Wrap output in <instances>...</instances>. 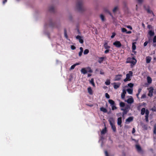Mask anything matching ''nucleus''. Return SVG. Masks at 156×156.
<instances>
[{
  "label": "nucleus",
  "instance_id": "nucleus-41",
  "mask_svg": "<svg viewBox=\"0 0 156 156\" xmlns=\"http://www.w3.org/2000/svg\"><path fill=\"white\" fill-rule=\"evenodd\" d=\"M128 86L130 88H132L133 86V84L131 83H130L128 84Z\"/></svg>",
  "mask_w": 156,
  "mask_h": 156
},
{
  "label": "nucleus",
  "instance_id": "nucleus-3",
  "mask_svg": "<svg viewBox=\"0 0 156 156\" xmlns=\"http://www.w3.org/2000/svg\"><path fill=\"white\" fill-rule=\"evenodd\" d=\"M81 72L82 73L85 74L87 73V72L92 73L93 72V71L91 70L90 67H88L86 68H82L81 70Z\"/></svg>",
  "mask_w": 156,
  "mask_h": 156
},
{
  "label": "nucleus",
  "instance_id": "nucleus-19",
  "mask_svg": "<svg viewBox=\"0 0 156 156\" xmlns=\"http://www.w3.org/2000/svg\"><path fill=\"white\" fill-rule=\"evenodd\" d=\"M122 123V118L119 117L118 119L117 124L119 126H121Z\"/></svg>",
  "mask_w": 156,
  "mask_h": 156
},
{
  "label": "nucleus",
  "instance_id": "nucleus-26",
  "mask_svg": "<svg viewBox=\"0 0 156 156\" xmlns=\"http://www.w3.org/2000/svg\"><path fill=\"white\" fill-rule=\"evenodd\" d=\"M88 92L90 94H93L92 90L91 87H89L87 89Z\"/></svg>",
  "mask_w": 156,
  "mask_h": 156
},
{
  "label": "nucleus",
  "instance_id": "nucleus-20",
  "mask_svg": "<svg viewBox=\"0 0 156 156\" xmlns=\"http://www.w3.org/2000/svg\"><path fill=\"white\" fill-rule=\"evenodd\" d=\"M104 47L105 49H109L110 47L108 45V43L107 42H105L104 44Z\"/></svg>",
  "mask_w": 156,
  "mask_h": 156
},
{
  "label": "nucleus",
  "instance_id": "nucleus-33",
  "mask_svg": "<svg viewBox=\"0 0 156 156\" xmlns=\"http://www.w3.org/2000/svg\"><path fill=\"white\" fill-rule=\"evenodd\" d=\"M105 83L107 85H109L110 83V80H107L105 82Z\"/></svg>",
  "mask_w": 156,
  "mask_h": 156
},
{
  "label": "nucleus",
  "instance_id": "nucleus-53",
  "mask_svg": "<svg viewBox=\"0 0 156 156\" xmlns=\"http://www.w3.org/2000/svg\"><path fill=\"white\" fill-rule=\"evenodd\" d=\"M83 52H82V51H80V52H79V55L80 56H81Z\"/></svg>",
  "mask_w": 156,
  "mask_h": 156
},
{
  "label": "nucleus",
  "instance_id": "nucleus-50",
  "mask_svg": "<svg viewBox=\"0 0 156 156\" xmlns=\"http://www.w3.org/2000/svg\"><path fill=\"white\" fill-rule=\"evenodd\" d=\"M105 156H109L108 153L106 151H105Z\"/></svg>",
  "mask_w": 156,
  "mask_h": 156
},
{
  "label": "nucleus",
  "instance_id": "nucleus-28",
  "mask_svg": "<svg viewBox=\"0 0 156 156\" xmlns=\"http://www.w3.org/2000/svg\"><path fill=\"white\" fill-rule=\"evenodd\" d=\"M146 10L148 13L152 14L153 16H154V14L152 11L149 8H147L146 9Z\"/></svg>",
  "mask_w": 156,
  "mask_h": 156
},
{
  "label": "nucleus",
  "instance_id": "nucleus-38",
  "mask_svg": "<svg viewBox=\"0 0 156 156\" xmlns=\"http://www.w3.org/2000/svg\"><path fill=\"white\" fill-rule=\"evenodd\" d=\"M89 52V51L88 49H86L84 50L83 54L84 55L87 54Z\"/></svg>",
  "mask_w": 156,
  "mask_h": 156
},
{
  "label": "nucleus",
  "instance_id": "nucleus-37",
  "mask_svg": "<svg viewBox=\"0 0 156 156\" xmlns=\"http://www.w3.org/2000/svg\"><path fill=\"white\" fill-rule=\"evenodd\" d=\"M135 43H136V42L133 43V44H132V49L133 50H135L136 49V46L135 45V44H134Z\"/></svg>",
  "mask_w": 156,
  "mask_h": 156
},
{
  "label": "nucleus",
  "instance_id": "nucleus-14",
  "mask_svg": "<svg viewBox=\"0 0 156 156\" xmlns=\"http://www.w3.org/2000/svg\"><path fill=\"white\" fill-rule=\"evenodd\" d=\"M126 94V90L125 89H123L122 90V92L121 94V97L122 99H124L125 98V94Z\"/></svg>",
  "mask_w": 156,
  "mask_h": 156
},
{
  "label": "nucleus",
  "instance_id": "nucleus-29",
  "mask_svg": "<svg viewBox=\"0 0 156 156\" xmlns=\"http://www.w3.org/2000/svg\"><path fill=\"white\" fill-rule=\"evenodd\" d=\"M148 34L151 36H153L154 34V32L151 30H150L149 31Z\"/></svg>",
  "mask_w": 156,
  "mask_h": 156
},
{
  "label": "nucleus",
  "instance_id": "nucleus-43",
  "mask_svg": "<svg viewBox=\"0 0 156 156\" xmlns=\"http://www.w3.org/2000/svg\"><path fill=\"white\" fill-rule=\"evenodd\" d=\"M151 110L153 112H156V107L155 106H154L153 108H151Z\"/></svg>",
  "mask_w": 156,
  "mask_h": 156
},
{
  "label": "nucleus",
  "instance_id": "nucleus-7",
  "mask_svg": "<svg viewBox=\"0 0 156 156\" xmlns=\"http://www.w3.org/2000/svg\"><path fill=\"white\" fill-rule=\"evenodd\" d=\"M130 108V106H127L125 108H121V110L123 111V112L122 113V116H123L125 114H126L128 112V109Z\"/></svg>",
  "mask_w": 156,
  "mask_h": 156
},
{
  "label": "nucleus",
  "instance_id": "nucleus-57",
  "mask_svg": "<svg viewBox=\"0 0 156 156\" xmlns=\"http://www.w3.org/2000/svg\"><path fill=\"white\" fill-rule=\"evenodd\" d=\"M142 90V89L141 88H139L138 90V93L140 94V92H141Z\"/></svg>",
  "mask_w": 156,
  "mask_h": 156
},
{
  "label": "nucleus",
  "instance_id": "nucleus-44",
  "mask_svg": "<svg viewBox=\"0 0 156 156\" xmlns=\"http://www.w3.org/2000/svg\"><path fill=\"white\" fill-rule=\"evenodd\" d=\"M153 43H156V36H154L153 39Z\"/></svg>",
  "mask_w": 156,
  "mask_h": 156
},
{
  "label": "nucleus",
  "instance_id": "nucleus-18",
  "mask_svg": "<svg viewBox=\"0 0 156 156\" xmlns=\"http://www.w3.org/2000/svg\"><path fill=\"white\" fill-rule=\"evenodd\" d=\"M106 58V57H99V60H98V62L99 63H101L103 62L104 59Z\"/></svg>",
  "mask_w": 156,
  "mask_h": 156
},
{
  "label": "nucleus",
  "instance_id": "nucleus-48",
  "mask_svg": "<svg viewBox=\"0 0 156 156\" xmlns=\"http://www.w3.org/2000/svg\"><path fill=\"white\" fill-rule=\"evenodd\" d=\"M71 48L72 50H74L76 49V47L74 45H71Z\"/></svg>",
  "mask_w": 156,
  "mask_h": 156
},
{
  "label": "nucleus",
  "instance_id": "nucleus-58",
  "mask_svg": "<svg viewBox=\"0 0 156 156\" xmlns=\"http://www.w3.org/2000/svg\"><path fill=\"white\" fill-rule=\"evenodd\" d=\"M135 131H136L135 129L134 128H133L132 131V133H135Z\"/></svg>",
  "mask_w": 156,
  "mask_h": 156
},
{
  "label": "nucleus",
  "instance_id": "nucleus-39",
  "mask_svg": "<svg viewBox=\"0 0 156 156\" xmlns=\"http://www.w3.org/2000/svg\"><path fill=\"white\" fill-rule=\"evenodd\" d=\"M119 105L120 107H123L125 106V104L124 103L122 102H120Z\"/></svg>",
  "mask_w": 156,
  "mask_h": 156
},
{
  "label": "nucleus",
  "instance_id": "nucleus-13",
  "mask_svg": "<svg viewBox=\"0 0 156 156\" xmlns=\"http://www.w3.org/2000/svg\"><path fill=\"white\" fill-rule=\"evenodd\" d=\"M76 38L79 40V42L81 44H82L83 42V40L82 39V37L81 36L79 35H77L76 37Z\"/></svg>",
  "mask_w": 156,
  "mask_h": 156
},
{
  "label": "nucleus",
  "instance_id": "nucleus-31",
  "mask_svg": "<svg viewBox=\"0 0 156 156\" xmlns=\"http://www.w3.org/2000/svg\"><path fill=\"white\" fill-rule=\"evenodd\" d=\"M100 18L101 19L102 21L103 22L105 21V18L104 16L102 15L101 14L100 16Z\"/></svg>",
  "mask_w": 156,
  "mask_h": 156
},
{
  "label": "nucleus",
  "instance_id": "nucleus-64",
  "mask_svg": "<svg viewBox=\"0 0 156 156\" xmlns=\"http://www.w3.org/2000/svg\"><path fill=\"white\" fill-rule=\"evenodd\" d=\"M140 106H138L137 108V109L139 110L140 109Z\"/></svg>",
  "mask_w": 156,
  "mask_h": 156
},
{
  "label": "nucleus",
  "instance_id": "nucleus-59",
  "mask_svg": "<svg viewBox=\"0 0 156 156\" xmlns=\"http://www.w3.org/2000/svg\"><path fill=\"white\" fill-rule=\"evenodd\" d=\"M132 33L131 31H127V32H126V33L127 34H131Z\"/></svg>",
  "mask_w": 156,
  "mask_h": 156
},
{
  "label": "nucleus",
  "instance_id": "nucleus-5",
  "mask_svg": "<svg viewBox=\"0 0 156 156\" xmlns=\"http://www.w3.org/2000/svg\"><path fill=\"white\" fill-rule=\"evenodd\" d=\"M108 101L112 106V110H113L117 109V107L115 105V102L114 101L111 99H109Z\"/></svg>",
  "mask_w": 156,
  "mask_h": 156
},
{
  "label": "nucleus",
  "instance_id": "nucleus-10",
  "mask_svg": "<svg viewBox=\"0 0 156 156\" xmlns=\"http://www.w3.org/2000/svg\"><path fill=\"white\" fill-rule=\"evenodd\" d=\"M113 84L114 88L115 89H116L119 87L120 85V83H113Z\"/></svg>",
  "mask_w": 156,
  "mask_h": 156
},
{
  "label": "nucleus",
  "instance_id": "nucleus-11",
  "mask_svg": "<svg viewBox=\"0 0 156 156\" xmlns=\"http://www.w3.org/2000/svg\"><path fill=\"white\" fill-rule=\"evenodd\" d=\"M122 76V75L121 74L116 75L115 78L114 80L115 81H119L121 79Z\"/></svg>",
  "mask_w": 156,
  "mask_h": 156
},
{
  "label": "nucleus",
  "instance_id": "nucleus-16",
  "mask_svg": "<svg viewBox=\"0 0 156 156\" xmlns=\"http://www.w3.org/2000/svg\"><path fill=\"white\" fill-rule=\"evenodd\" d=\"M146 62L147 63H150L151 59L152 58L151 57L149 56H148L146 57Z\"/></svg>",
  "mask_w": 156,
  "mask_h": 156
},
{
  "label": "nucleus",
  "instance_id": "nucleus-46",
  "mask_svg": "<svg viewBox=\"0 0 156 156\" xmlns=\"http://www.w3.org/2000/svg\"><path fill=\"white\" fill-rule=\"evenodd\" d=\"M146 97V95L145 94H143L141 97V99H144Z\"/></svg>",
  "mask_w": 156,
  "mask_h": 156
},
{
  "label": "nucleus",
  "instance_id": "nucleus-35",
  "mask_svg": "<svg viewBox=\"0 0 156 156\" xmlns=\"http://www.w3.org/2000/svg\"><path fill=\"white\" fill-rule=\"evenodd\" d=\"M64 36L66 38H68V35L67 33V31L66 29H65L64 30Z\"/></svg>",
  "mask_w": 156,
  "mask_h": 156
},
{
  "label": "nucleus",
  "instance_id": "nucleus-61",
  "mask_svg": "<svg viewBox=\"0 0 156 156\" xmlns=\"http://www.w3.org/2000/svg\"><path fill=\"white\" fill-rule=\"evenodd\" d=\"M140 94L139 93H137L136 94V96H137V98H138V99H139V95Z\"/></svg>",
  "mask_w": 156,
  "mask_h": 156
},
{
  "label": "nucleus",
  "instance_id": "nucleus-25",
  "mask_svg": "<svg viewBox=\"0 0 156 156\" xmlns=\"http://www.w3.org/2000/svg\"><path fill=\"white\" fill-rule=\"evenodd\" d=\"M128 93L129 94H132L133 92V89H128L126 90Z\"/></svg>",
  "mask_w": 156,
  "mask_h": 156
},
{
  "label": "nucleus",
  "instance_id": "nucleus-1",
  "mask_svg": "<svg viewBox=\"0 0 156 156\" xmlns=\"http://www.w3.org/2000/svg\"><path fill=\"white\" fill-rule=\"evenodd\" d=\"M76 6L77 9L80 12H82L84 10V9L83 6V2L82 0L78 1Z\"/></svg>",
  "mask_w": 156,
  "mask_h": 156
},
{
  "label": "nucleus",
  "instance_id": "nucleus-40",
  "mask_svg": "<svg viewBox=\"0 0 156 156\" xmlns=\"http://www.w3.org/2000/svg\"><path fill=\"white\" fill-rule=\"evenodd\" d=\"M122 31L123 32H126L127 30L125 28H123L121 29Z\"/></svg>",
  "mask_w": 156,
  "mask_h": 156
},
{
  "label": "nucleus",
  "instance_id": "nucleus-56",
  "mask_svg": "<svg viewBox=\"0 0 156 156\" xmlns=\"http://www.w3.org/2000/svg\"><path fill=\"white\" fill-rule=\"evenodd\" d=\"M7 2V0H3L2 3L3 4H4Z\"/></svg>",
  "mask_w": 156,
  "mask_h": 156
},
{
  "label": "nucleus",
  "instance_id": "nucleus-45",
  "mask_svg": "<svg viewBox=\"0 0 156 156\" xmlns=\"http://www.w3.org/2000/svg\"><path fill=\"white\" fill-rule=\"evenodd\" d=\"M115 35H116V34L115 33H114V32L112 33V35L111 36V38H113L115 36Z\"/></svg>",
  "mask_w": 156,
  "mask_h": 156
},
{
  "label": "nucleus",
  "instance_id": "nucleus-42",
  "mask_svg": "<svg viewBox=\"0 0 156 156\" xmlns=\"http://www.w3.org/2000/svg\"><path fill=\"white\" fill-rule=\"evenodd\" d=\"M118 7L117 6L115 7L113 9V13H115L118 9Z\"/></svg>",
  "mask_w": 156,
  "mask_h": 156
},
{
  "label": "nucleus",
  "instance_id": "nucleus-60",
  "mask_svg": "<svg viewBox=\"0 0 156 156\" xmlns=\"http://www.w3.org/2000/svg\"><path fill=\"white\" fill-rule=\"evenodd\" d=\"M80 51L83 52V48H82L81 47H80Z\"/></svg>",
  "mask_w": 156,
  "mask_h": 156
},
{
  "label": "nucleus",
  "instance_id": "nucleus-17",
  "mask_svg": "<svg viewBox=\"0 0 156 156\" xmlns=\"http://www.w3.org/2000/svg\"><path fill=\"white\" fill-rule=\"evenodd\" d=\"M127 102L128 104H131L133 102L134 100L133 98L131 97V98H128L127 100Z\"/></svg>",
  "mask_w": 156,
  "mask_h": 156
},
{
  "label": "nucleus",
  "instance_id": "nucleus-47",
  "mask_svg": "<svg viewBox=\"0 0 156 156\" xmlns=\"http://www.w3.org/2000/svg\"><path fill=\"white\" fill-rule=\"evenodd\" d=\"M105 97L107 98H110V96L107 93H105Z\"/></svg>",
  "mask_w": 156,
  "mask_h": 156
},
{
  "label": "nucleus",
  "instance_id": "nucleus-24",
  "mask_svg": "<svg viewBox=\"0 0 156 156\" xmlns=\"http://www.w3.org/2000/svg\"><path fill=\"white\" fill-rule=\"evenodd\" d=\"M100 110L105 113H106L107 112V109L104 107H101L100 108Z\"/></svg>",
  "mask_w": 156,
  "mask_h": 156
},
{
  "label": "nucleus",
  "instance_id": "nucleus-36",
  "mask_svg": "<svg viewBox=\"0 0 156 156\" xmlns=\"http://www.w3.org/2000/svg\"><path fill=\"white\" fill-rule=\"evenodd\" d=\"M153 133L154 134L156 135V125H155L154 126Z\"/></svg>",
  "mask_w": 156,
  "mask_h": 156
},
{
  "label": "nucleus",
  "instance_id": "nucleus-2",
  "mask_svg": "<svg viewBox=\"0 0 156 156\" xmlns=\"http://www.w3.org/2000/svg\"><path fill=\"white\" fill-rule=\"evenodd\" d=\"M126 63H130L131 66H133L135 65L136 62V60L134 57L132 58L128 57L127 59L126 62Z\"/></svg>",
  "mask_w": 156,
  "mask_h": 156
},
{
  "label": "nucleus",
  "instance_id": "nucleus-22",
  "mask_svg": "<svg viewBox=\"0 0 156 156\" xmlns=\"http://www.w3.org/2000/svg\"><path fill=\"white\" fill-rule=\"evenodd\" d=\"M147 80L148 83L149 84H151L152 83V80L151 77L148 76L147 78Z\"/></svg>",
  "mask_w": 156,
  "mask_h": 156
},
{
  "label": "nucleus",
  "instance_id": "nucleus-6",
  "mask_svg": "<svg viewBox=\"0 0 156 156\" xmlns=\"http://www.w3.org/2000/svg\"><path fill=\"white\" fill-rule=\"evenodd\" d=\"M147 90H149V93L148 95L150 97H152L153 96V92L154 88L152 87H151L147 88Z\"/></svg>",
  "mask_w": 156,
  "mask_h": 156
},
{
  "label": "nucleus",
  "instance_id": "nucleus-12",
  "mask_svg": "<svg viewBox=\"0 0 156 156\" xmlns=\"http://www.w3.org/2000/svg\"><path fill=\"white\" fill-rule=\"evenodd\" d=\"M110 123L113 131L114 132H115L116 131V129L115 125L113 124L111 121L110 122Z\"/></svg>",
  "mask_w": 156,
  "mask_h": 156
},
{
  "label": "nucleus",
  "instance_id": "nucleus-54",
  "mask_svg": "<svg viewBox=\"0 0 156 156\" xmlns=\"http://www.w3.org/2000/svg\"><path fill=\"white\" fill-rule=\"evenodd\" d=\"M148 116H145V119L146 122H148Z\"/></svg>",
  "mask_w": 156,
  "mask_h": 156
},
{
  "label": "nucleus",
  "instance_id": "nucleus-21",
  "mask_svg": "<svg viewBox=\"0 0 156 156\" xmlns=\"http://www.w3.org/2000/svg\"><path fill=\"white\" fill-rule=\"evenodd\" d=\"M49 10L51 12H54L55 11V9L54 6L52 5L51 6L49 7Z\"/></svg>",
  "mask_w": 156,
  "mask_h": 156
},
{
  "label": "nucleus",
  "instance_id": "nucleus-63",
  "mask_svg": "<svg viewBox=\"0 0 156 156\" xmlns=\"http://www.w3.org/2000/svg\"><path fill=\"white\" fill-rule=\"evenodd\" d=\"M91 76V74H88L87 75L88 77H90Z\"/></svg>",
  "mask_w": 156,
  "mask_h": 156
},
{
  "label": "nucleus",
  "instance_id": "nucleus-49",
  "mask_svg": "<svg viewBox=\"0 0 156 156\" xmlns=\"http://www.w3.org/2000/svg\"><path fill=\"white\" fill-rule=\"evenodd\" d=\"M106 50L105 51L104 53L105 54H107L108 53L109 50V49H106Z\"/></svg>",
  "mask_w": 156,
  "mask_h": 156
},
{
  "label": "nucleus",
  "instance_id": "nucleus-15",
  "mask_svg": "<svg viewBox=\"0 0 156 156\" xmlns=\"http://www.w3.org/2000/svg\"><path fill=\"white\" fill-rule=\"evenodd\" d=\"M136 150L138 152L140 153L142 152V151L141 147L139 145H136Z\"/></svg>",
  "mask_w": 156,
  "mask_h": 156
},
{
  "label": "nucleus",
  "instance_id": "nucleus-8",
  "mask_svg": "<svg viewBox=\"0 0 156 156\" xmlns=\"http://www.w3.org/2000/svg\"><path fill=\"white\" fill-rule=\"evenodd\" d=\"M113 44L117 48H120L122 46V44L119 41H116L113 43Z\"/></svg>",
  "mask_w": 156,
  "mask_h": 156
},
{
  "label": "nucleus",
  "instance_id": "nucleus-34",
  "mask_svg": "<svg viewBox=\"0 0 156 156\" xmlns=\"http://www.w3.org/2000/svg\"><path fill=\"white\" fill-rule=\"evenodd\" d=\"M145 116H149V110L147 109L146 110V112H145Z\"/></svg>",
  "mask_w": 156,
  "mask_h": 156
},
{
  "label": "nucleus",
  "instance_id": "nucleus-4",
  "mask_svg": "<svg viewBox=\"0 0 156 156\" xmlns=\"http://www.w3.org/2000/svg\"><path fill=\"white\" fill-rule=\"evenodd\" d=\"M133 73V72L132 71H129V73L126 74V77L124 80V82H126L127 81L130 80H131L130 77L132 76Z\"/></svg>",
  "mask_w": 156,
  "mask_h": 156
},
{
  "label": "nucleus",
  "instance_id": "nucleus-23",
  "mask_svg": "<svg viewBox=\"0 0 156 156\" xmlns=\"http://www.w3.org/2000/svg\"><path fill=\"white\" fill-rule=\"evenodd\" d=\"M90 83L91 84L93 87H95V84L94 82V79L93 78H92L90 81Z\"/></svg>",
  "mask_w": 156,
  "mask_h": 156
},
{
  "label": "nucleus",
  "instance_id": "nucleus-27",
  "mask_svg": "<svg viewBox=\"0 0 156 156\" xmlns=\"http://www.w3.org/2000/svg\"><path fill=\"white\" fill-rule=\"evenodd\" d=\"M107 129L106 127H105V128L103 129L101 132V133L102 134H105L107 131Z\"/></svg>",
  "mask_w": 156,
  "mask_h": 156
},
{
  "label": "nucleus",
  "instance_id": "nucleus-55",
  "mask_svg": "<svg viewBox=\"0 0 156 156\" xmlns=\"http://www.w3.org/2000/svg\"><path fill=\"white\" fill-rule=\"evenodd\" d=\"M137 1L139 3H141L143 2V0H137Z\"/></svg>",
  "mask_w": 156,
  "mask_h": 156
},
{
  "label": "nucleus",
  "instance_id": "nucleus-30",
  "mask_svg": "<svg viewBox=\"0 0 156 156\" xmlns=\"http://www.w3.org/2000/svg\"><path fill=\"white\" fill-rule=\"evenodd\" d=\"M146 110L145 109V108H143L141 110V114L142 115H144L145 112H146Z\"/></svg>",
  "mask_w": 156,
  "mask_h": 156
},
{
  "label": "nucleus",
  "instance_id": "nucleus-32",
  "mask_svg": "<svg viewBox=\"0 0 156 156\" xmlns=\"http://www.w3.org/2000/svg\"><path fill=\"white\" fill-rule=\"evenodd\" d=\"M78 64H78V63H76V64H74L72 65L70 68V69L71 70H72V69H74L75 67L77 65H78Z\"/></svg>",
  "mask_w": 156,
  "mask_h": 156
},
{
  "label": "nucleus",
  "instance_id": "nucleus-51",
  "mask_svg": "<svg viewBox=\"0 0 156 156\" xmlns=\"http://www.w3.org/2000/svg\"><path fill=\"white\" fill-rule=\"evenodd\" d=\"M148 44V42L147 41H146L144 44V46H146Z\"/></svg>",
  "mask_w": 156,
  "mask_h": 156
},
{
  "label": "nucleus",
  "instance_id": "nucleus-52",
  "mask_svg": "<svg viewBox=\"0 0 156 156\" xmlns=\"http://www.w3.org/2000/svg\"><path fill=\"white\" fill-rule=\"evenodd\" d=\"M127 27L128 28H129L131 30H132V28L130 26H127Z\"/></svg>",
  "mask_w": 156,
  "mask_h": 156
},
{
  "label": "nucleus",
  "instance_id": "nucleus-9",
  "mask_svg": "<svg viewBox=\"0 0 156 156\" xmlns=\"http://www.w3.org/2000/svg\"><path fill=\"white\" fill-rule=\"evenodd\" d=\"M133 120V117H129L126 119V123L127 124L129 123Z\"/></svg>",
  "mask_w": 156,
  "mask_h": 156
},
{
  "label": "nucleus",
  "instance_id": "nucleus-62",
  "mask_svg": "<svg viewBox=\"0 0 156 156\" xmlns=\"http://www.w3.org/2000/svg\"><path fill=\"white\" fill-rule=\"evenodd\" d=\"M153 46L154 47H156V44H155V43H154Z\"/></svg>",
  "mask_w": 156,
  "mask_h": 156
}]
</instances>
